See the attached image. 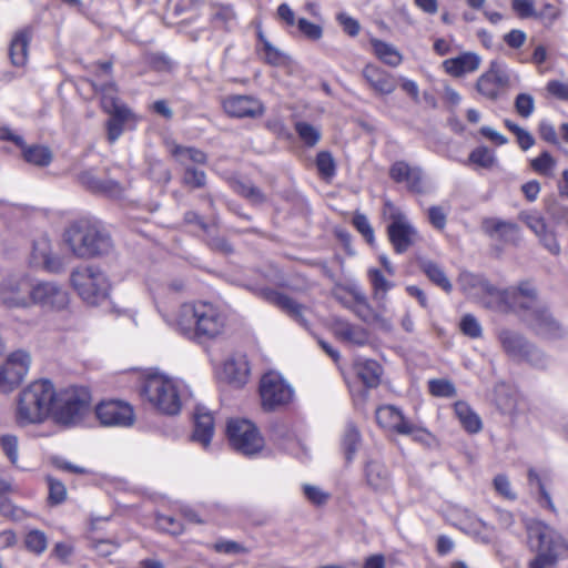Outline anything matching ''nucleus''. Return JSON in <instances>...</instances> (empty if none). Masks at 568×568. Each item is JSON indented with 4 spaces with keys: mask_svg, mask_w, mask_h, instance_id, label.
Instances as JSON below:
<instances>
[{
    "mask_svg": "<svg viewBox=\"0 0 568 568\" xmlns=\"http://www.w3.org/2000/svg\"><path fill=\"white\" fill-rule=\"evenodd\" d=\"M171 324L190 341L213 339L224 333L226 314L210 302L184 303L178 308Z\"/></svg>",
    "mask_w": 568,
    "mask_h": 568,
    "instance_id": "f257e3e1",
    "label": "nucleus"
},
{
    "mask_svg": "<svg viewBox=\"0 0 568 568\" xmlns=\"http://www.w3.org/2000/svg\"><path fill=\"white\" fill-rule=\"evenodd\" d=\"M54 386L49 379H38L26 386L17 396L14 422L20 427L40 425L52 413Z\"/></svg>",
    "mask_w": 568,
    "mask_h": 568,
    "instance_id": "f03ea898",
    "label": "nucleus"
},
{
    "mask_svg": "<svg viewBox=\"0 0 568 568\" xmlns=\"http://www.w3.org/2000/svg\"><path fill=\"white\" fill-rule=\"evenodd\" d=\"M63 240L72 254L82 258L106 254L112 248V241L105 229L98 221L87 219L69 225Z\"/></svg>",
    "mask_w": 568,
    "mask_h": 568,
    "instance_id": "7ed1b4c3",
    "label": "nucleus"
},
{
    "mask_svg": "<svg viewBox=\"0 0 568 568\" xmlns=\"http://www.w3.org/2000/svg\"><path fill=\"white\" fill-rule=\"evenodd\" d=\"M528 546L536 552L528 562V568H551L560 557L568 552L564 538L541 521H529L526 525Z\"/></svg>",
    "mask_w": 568,
    "mask_h": 568,
    "instance_id": "20e7f679",
    "label": "nucleus"
},
{
    "mask_svg": "<svg viewBox=\"0 0 568 568\" xmlns=\"http://www.w3.org/2000/svg\"><path fill=\"white\" fill-rule=\"evenodd\" d=\"M181 388L179 379L154 372L144 376L141 396L162 414L176 415L181 410Z\"/></svg>",
    "mask_w": 568,
    "mask_h": 568,
    "instance_id": "39448f33",
    "label": "nucleus"
},
{
    "mask_svg": "<svg viewBox=\"0 0 568 568\" xmlns=\"http://www.w3.org/2000/svg\"><path fill=\"white\" fill-rule=\"evenodd\" d=\"M91 394L87 387L70 386L60 390L54 389L51 416L65 426L79 424L89 413Z\"/></svg>",
    "mask_w": 568,
    "mask_h": 568,
    "instance_id": "423d86ee",
    "label": "nucleus"
},
{
    "mask_svg": "<svg viewBox=\"0 0 568 568\" xmlns=\"http://www.w3.org/2000/svg\"><path fill=\"white\" fill-rule=\"evenodd\" d=\"M490 310L499 313H515L521 318L540 305L536 287L529 282L506 290L497 288V294L489 302Z\"/></svg>",
    "mask_w": 568,
    "mask_h": 568,
    "instance_id": "0eeeda50",
    "label": "nucleus"
},
{
    "mask_svg": "<svg viewBox=\"0 0 568 568\" xmlns=\"http://www.w3.org/2000/svg\"><path fill=\"white\" fill-rule=\"evenodd\" d=\"M71 284L80 297L91 305L100 304L109 295L110 283L106 275L93 266L73 270Z\"/></svg>",
    "mask_w": 568,
    "mask_h": 568,
    "instance_id": "6e6552de",
    "label": "nucleus"
},
{
    "mask_svg": "<svg viewBox=\"0 0 568 568\" xmlns=\"http://www.w3.org/2000/svg\"><path fill=\"white\" fill-rule=\"evenodd\" d=\"M94 90L101 94V105L110 114L106 124L108 139L115 142L123 132V125L133 118L131 110L122 104L116 97V88L113 82L97 84L92 83Z\"/></svg>",
    "mask_w": 568,
    "mask_h": 568,
    "instance_id": "1a4fd4ad",
    "label": "nucleus"
},
{
    "mask_svg": "<svg viewBox=\"0 0 568 568\" xmlns=\"http://www.w3.org/2000/svg\"><path fill=\"white\" fill-rule=\"evenodd\" d=\"M260 396L265 410H275L293 402L294 389L280 373L268 372L261 378Z\"/></svg>",
    "mask_w": 568,
    "mask_h": 568,
    "instance_id": "9d476101",
    "label": "nucleus"
},
{
    "mask_svg": "<svg viewBox=\"0 0 568 568\" xmlns=\"http://www.w3.org/2000/svg\"><path fill=\"white\" fill-rule=\"evenodd\" d=\"M226 434L234 449L246 456L257 454L264 447V439L254 424L246 419H231Z\"/></svg>",
    "mask_w": 568,
    "mask_h": 568,
    "instance_id": "9b49d317",
    "label": "nucleus"
},
{
    "mask_svg": "<svg viewBox=\"0 0 568 568\" xmlns=\"http://www.w3.org/2000/svg\"><path fill=\"white\" fill-rule=\"evenodd\" d=\"M30 364V354L24 351L9 354L0 366V392L8 394L16 389L27 376Z\"/></svg>",
    "mask_w": 568,
    "mask_h": 568,
    "instance_id": "f8f14e48",
    "label": "nucleus"
},
{
    "mask_svg": "<svg viewBox=\"0 0 568 568\" xmlns=\"http://www.w3.org/2000/svg\"><path fill=\"white\" fill-rule=\"evenodd\" d=\"M32 283L26 275H10L0 283V300L8 308L31 306Z\"/></svg>",
    "mask_w": 568,
    "mask_h": 568,
    "instance_id": "ddd939ff",
    "label": "nucleus"
},
{
    "mask_svg": "<svg viewBox=\"0 0 568 568\" xmlns=\"http://www.w3.org/2000/svg\"><path fill=\"white\" fill-rule=\"evenodd\" d=\"M387 235L395 252L398 254L405 253L419 240L416 227L408 221L406 215L398 211L390 214Z\"/></svg>",
    "mask_w": 568,
    "mask_h": 568,
    "instance_id": "4468645a",
    "label": "nucleus"
},
{
    "mask_svg": "<svg viewBox=\"0 0 568 568\" xmlns=\"http://www.w3.org/2000/svg\"><path fill=\"white\" fill-rule=\"evenodd\" d=\"M95 415L104 426L130 427L135 422L133 407L123 400H103L95 407Z\"/></svg>",
    "mask_w": 568,
    "mask_h": 568,
    "instance_id": "2eb2a0df",
    "label": "nucleus"
},
{
    "mask_svg": "<svg viewBox=\"0 0 568 568\" xmlns=\"http://www.w3.org/2000/svg\"><path fill=\"white\" fill-rule=\"evenodd\" d=\"M69 303L68 293L54 282H37L31 287V306L38 305L50 311H60Z\"/></svg>",
    "mask_w": 568,
    "mask_h": 568,
    "instance_id": "dca6fc26",
    "label": "nucleus"
},
{
    "mask_svg": "<svg viewBox=\"0 0 568 568\" xmlns=\"http://www.w3.org/2000/svg\"><path fill=\"white\" fill-rule=\"evenodd\" d=\"M509 77L497 62H491L489 69L483 73L476 83L477 91L486 99L497 100L507 88Z\"/></svg>",
    "mask_w": 568,
    "mask_h": 568,
    "instance_id": "f3484780",
    "label": "nucleus"
},
{
    "mask_svg": "<svg viewBox=\"0 0 568 568\" xmlns=\"http://www.w3.org/2000/svg\"><path fill=\"white\" fill-rule=\"evenodd\" d=\"M459 284L465 293L477 298L479 303L490 310L489 302L494 300L498 287L486 278L468 272L460 274Z\"/></svg>",
    "mask_w": 568,
    "mask_h": 568,
    "instance_id": "a211bd4d",
    "label": "nucleus"
},
{
    "mask_svg": "<svg viewBox=\"0 0 568 568\" xmlns=\"http://www.w3.org/2000/svg\"><path fill=\"white\" fill-rule=\"evenodd\" d=\"M523 322L537 335L557 337L560 335V325L544 305L534 308L523 316Z\"/></svg>",
    "mask_w": 568,
    "mask_h": 568,
    "instance_id": "6ab92c4d",
    "label": "nucleus"
},
{
    "mask_svg": "<svg viewBox=\"0 0 568 568\" xmlns=\"http://www.w3.org/2000/svg\"><path fill=\"white\" fill-rule=\"evenodd\" d=\"M224 111L233 118H260L264 114L263 103L250 95H231L223 101Z\"/></svg>",
    "mask_w": 568,
    "mask_h": 568,
    "instance_id": "aec40b11",
    "label": "nucleus"
},
{
    "mask_svg": "<svg viewBox=\"0 0 568 568\" xmlns=\"http://www.w3.org/2000/svg\"><path fill=\"white\" fill-rule=\"evenodd\" d=\"M497 337L508 356L515 359L534 361V349L521 334L509 328H503L498 332Z\"/></svg>",
    "mask_w": 568,
    "mask_h": 568,
    "instance_id": "412c9836",
    "label": "nucleus"
},
{
    "mask_svg": "<svg viewBox=\"0 0 568 568\" xmlns=\"http://www.w3.org/2000/svg\"><path fill=\"white\" fill-rule=\"evenodd\" d=\"M265 296L270 303L278 307L298 325H301L304 328L310 327V323L307 320V314L310 313V310L305 305L276 291H268L266 292Z\"/></svg>",
    "mask_w": 568,
    "mask_h": 568,
    "instance_id": "4be33fe9",
    "label": "nucleus"
},
{
    "mask_svg": "<svg viewBox=\"0 0 568 568\" xmlns=\"http://www.w3.org/2000/svg\"><path fill=\"white\" fill-rule=\"evenodd\" d=\"M30 263L34 267H41L51 273H57L62 268L61 258L53 254L52 244L47 236L34 241Z\"/></svg>",
    "mask_w": 568,
    "mask_h": 568,
    "instance_id": "5701e85b",
    "label": "nucleus"
},
{
    "mask_svg": "<svg viewBox=\"0 0 568 568\" xmlns=\"http://www.w3.org/2000/svg\"><path fill=\"white\" fill-rule=\"evenodd\" d=\"M377 423L386 428L402 435H409L414 432L415 426L410 424L403 413L393 405H384L376 409Z\"/></svg>",
    "mask_w": 568,
    "mask_h": 568,
    "instance_id": "b1692460",
    "label": "nucleus"
},
{
    "mask_svg": "<svg viewBox=\"0 0 568 568\" xmlns=\"http://www.w3.org/2000/svg\"><path fill=\"white\" fill-rule=\"evenodd\" d=\"M389 176L396 183H405L412 192L424 191L423 172L418 166H412L405 161H396L389 169Z\"/></svg>",
    "mask_w": 568,
    "mask_h": 568,
    "instance_id": "393cba45",
    "label": "nucleus"
},
{
    "mask_svg": "<svg viewBox=\"0 0 568 568\" xmlns=\"http://www.w3.org/2000/svg\"><path fill=\"white\" fill-rule=\"evenodd\" d=\"M480 63L481 58L477 53L464 52L455 58L444 60L442 67L447 74L454 78H460L477 71Z\"/></svg>",
    "mask_w": 568,
    "mask_h": 568,
    "instance_id": "a878e982",
    "label": "nucleus"
},
{
    "mask_svg": "<svg viewBox=\"0 0 568 568\" xmlns=\"http://www.w3.org/2000/svg\"><path fill=\"white\" fill-rule=\"evenodd\" d=\"M80 183L93 193L103 194L110 197H119L123 186L110 178H98L92 171H84L79 175Z\"/></svg>",
    "mask_w": 568,
    "mask_h": 568,
    "instance_id": "bb28decb",
    "label": "nucleus"
},
{
    "mask_svg": "<svg viewBox=\"0 0 568 568\" xmlns=\"http://www.w3.org/2000/svg\"><path fill=\"white\" fill-rule=\"evenodd\" d=\"M525 223L539 239L541 244L551 253L559 254L560 245L551 229L548 227L544 217L537 213H530L525 216Z\"/></svg>",
    "mask_w": 568,
    "mask_h": 568,
    "instance_id": "cd10ccee",
    "label": "nucleus"
},
{
    "mask_svg": "<svg viewBox=\"0 0 568 568\" xmlns=\"http://www.w3.org/2000/svg\"><path fill=\"white\" fill-rule=\"evenodd\" d=\"M366 484L375 491L386 493L392 488V477L384 464L371 460L365 467Z\"/></svg>",
    "mask_w": 568,
    "mask_h": 568,
    "instance_id": "c85d7f7f",
    "label": "nucleus"
},
{
    "mask_svg": "<svg viewBox=\"0 0 568 568\" xmlns=\"http://www.w3.org/2000/svg\"><path fill=\"white\" fill-rule=\"evenodd\" d=\"M214 434V418L204 407L197 406L194 412V432L192 438L203 447H207Z\"/></svg>",
    "mask_w": 568,
    "mask_h": 568,
    "instance_id": "c756f323",
    "label": "nucleus"
},
{
    "mask_svg": "<svg viewBox=\"0 0 568 568\" xmlns=\"http://www.w3.org/2000/svg\"><path fill=\"white\" fill-rule=\"evenodd\" d=\"M363 77L377 93L390 94L396 89L393 75L376 65H366L363 69Z\"/></svg>",
    "mask_w": 568,
    "mask_h": 568,
    "instance_id": "7c9ffc66",
    "label": "nucleus"
},
{
    "mask_svg": "<svg viewBox=\"0 0 568 568\" xmlns=\"http://www.w3.org/2000/svg\"><path fill=\"white\" fill-rule=\"evenodd\" d=\"M223 373L230 384L243 386L250 376V365L245 356L229 358L223 366Z\"/></svg>",
    "mask_w": 568,
    "mask_h": 568,
    "instance_id": "2f4dec72",
    "label": "nucleus"
},
{
    "mask_svg": "<svg viewBox=\"0 0 568 568\" xmlns=\"http://www.w3.org/2000/svg\"><path fill=\"white\" fill-rule=\"evenodd\" d=\"M335 335L344 342L351 343L356 346H364L369 341V333L367 329L359 325H354L348 322L338 321L334 326Z\"/></svg>",
    "mask_w": 568,
    "mask_h": 568,
    "instance_id": "473e14b6",
    "label": "nucleus"
},
{
    "mask_svg": "<svg viewBox=\"0 0 568 568\" xmlns=\"http://www.w3.org/2000/svg\"><path fill=\"white\" fill-rule=\"evenodd\" d=\"M32 38V30L24 28L18 31L10 44V59L13 65L23 67L28 60V48Z\"/></svg>",
    "mask_w": 568,
    "mask_h": 568,
    "instance_id": "72a5a7b5",
    "label": "nucleus"
},
{
    "mask_svg": "<svg viewBox=\"0 0 568 568\" xmlns=\"http://www.w3.org/2000/svg\"><path fill=\"white\" fill-rule=\"evenodd\" d=\"M172 156L184 168L191 164L204 165L207 162V155L200 149L173 144L170 150Z\"/></svg>",
    "mask_w": 568,
    "mask_h": 568,
    "instance_id": "f704fd0d",
    "label": "nucleus"
},
{
    "mask_svg": "<svg viewBox=\"0 0 568 568\" xmlns=\"http://www.w3.org/2000/svg\"><path fill=\"white\" fill-rule=\"evenodd\" d=\"M354 366L356 375L367 387H376L379 384L382 367L376 361L358 358Z\"/></svg>",
    "mask_w": 568,
    "mask_h": 568,
    "instance_id": "c9c22d12",
    "label": "nucleus"
},
{
    "mask_svg": "<svg viewBox=\"0 0 568 568\" xmlns=\"http://www.w3.org/2000/svg\"><path fill=\"white\" fill-rule=\"evenodd\" d=\"M374 54L385 64L389 67H397L403 61L402 53L392 43L383 40L372 38L369 40Z\"/></svg>",
    "mask_w": 568,
    "mask_h": 568,
    "instance_id": "e433bc0d",
    "label": "nucleus"
},
{
    "mask_svg": "<svg viewBox=\"0 0 568 568\" xmlns=\"http://www.w3.org/2000/svg\"><path fill=\"white\" fill-rule=\"evenodd\" d=\"M257 52L262 59L274 67H280L286 63V55L280 49L274 47L265 37L261 29L257 30Z\"/></svg>",
    "mask_w": 568,
    "mask_h": 568,
    "instance_id": "4c0bfd02",
    "label": "nucleus"
},
{
    "mask_svg": "<svg viewBox=\"0 0 568 568\" xmlns=\"http://www.w3.org/2000/svg\"><path fill=\"white\" fill-rule=\"evenodd\" d=\"M484 231L490 236L513 240L518 235V226L515 223L498 219H487L483 222Z\"/></svg>",
    "mask_w": 568,
    "mask_h": 568,
    "instance_id": "58836bf2",
    "label": "nucleus"
},
{
    "mask_svg": "<svg viewBox=\"0 0 568 568\" xmlns=\"http://www.w3.org/2000/svg\"><path fill=\"white\" fill-rule=\"evenodd\" d=\"M455 414L463 425V427L471 434L478 433L481 427V420L479 416L469 407L465 402H458L455 404Z\"/></svg>",
    "mask_w": 568,
    "mask_h": 568,
    "instance_id": "ea45409f",
    "label": "nucleus"
},
{
    "mask_svg": "<svg viewBox=\"0 0 568 568\" xmlns=\"http://www.w3.org/2000/svg\"><path fill=\"white\" fill-rule=\"evenodd\" d=\"M420 268L434 284L439 286L446 293H449L453 290L450 281L437 263L428 260L422 261Z\"/></svg>",
    "mask_w": 568,
    "mask_h": 568,
    "instance_id": "a19ab883",
    "label": "nucleus"
},
{
    "mask_svg": "<svg viewBox=\"0 0 568 568\" xmlns=\"http://www.w3.org/2000/svg\"><path fill=\"white\" fill-rule=\"evenodd\" d=\"M368 277L373 286L374 298L378 303H385L387 292L393 288L394 284L386 280L379 270H369Z\"/></svg>",
    "mask_w": 568,
    "mask_h": 568,
    "instance_id": "79ce46f5",
    "label": "nucleus"
},
{
    "mask_svg": "<svg viewBox=\"0 0 568 568\" xmlns=\"http://www.w3.org/2000/svg\"><path fill=\"white\" fill-rule=\"evenodd\" d=\"M23 158L28 163L47 166L52 161V153L48 146L32 145L23 149Z\"/></svg>",
    "mask_w": 568,
    "mask_h": 568,
    "instance_id": "37998d69",
    "label": "nucleus"
},
{
    "mask_svg": "<svg viewBox=\"0 0 568 568\" xmlns=\"http://www.w3.org/2000/svg\"><path fill=\"white\" fill-rule=\"evenodd\" d=\"M556 165V159L547 151L530 161V166L536 173L548 178L554 176Z\"/></svg>",
    "mask_w": 568,
    "mask_h": 568,
    "instance_id": "c03bdc74",
    "label": "nucleus"
},
{
    "mask_svg": "<svg viewBox=\"0 0 568 568\" xmlns=\"http://www.w3.org/2000/svg\"><path fill=\"white\" fill-rule=\"evenodd\" d=\"M234 19L235 13L231 6L214 4L211 7V20L216 27L229 28Z\"/></svg>",
    "mask_w": 568,
    "mask_h": 568,
    "instance_id": "a18cd8bd",
    "label": "nucleus"
},
{
    "mask_svg": "<svg viewBox=\"0 0 568 568\" xmlns=\"http://www.w3.org/2000/svg\"><path fill=\"white\" fill-rule=\"evenodd\" d=\"M24 545L30 552L41 555L48 547V538L43 531L32 529L26 535Z\"/></svg>",
    "mask_w": 568,
    "mask_h": 568,
    "instance_id": "49530a36",
    "label": "nucleus"
},
{
    "mask_svg": "<svg viewBox=\"0 0 568 568\" xmlns=\"http://www.w3.org/2000/svg\"><path fill=\"white\" fill-rule=\"evenodd\" d=\"M359 443V433L357 428L349 424L346 427V430L343 436V447L345 452V457L347 462H351L357 450V446Z\"/></svg>",
    "mask_w": 568,
    "mask_h": 568,
    "instance_id": "de8ad7c7",
    "label": "nucleus"
},
{
    "mask_svg": "<svg viewBox=\"0 0 568 568\" xmlns=\"http://www.w3.org/2000/svg\"><path fill=\"white\" fill-rule=\"evenodd\" d=\"M295 130L300 139L308 146H314L321 139L320 130L307 122H297Z\"/></svg>",
    "mask_w": 568,
    "mask_h": 568,
    "instance_id": "09e8293b",
    "label": "nucleus"
},
{
    "mask_svg": "<svg viewBox=\"0 0 568 568\" xmlns=\"http://www.w3.org/2000/svg\"><path fill=\"white\" fill-rule=\"evenodd\" d=\"M182 182L184 185L192 189H201L206 184V174L203 170L194 166H186L184 168Z\"/></svg>",
    "mask_w": 568,
    "mask_h": 568,
    "instance_id": "8fccbe9b",
    "label": "nucleus"
},
{
    "mask_svg": "<svg viewBox=\"0 0 568 568\" xmlns=\"http://www.w3.org/2000/svg\"><path fill=\"white\" fill-rule=\"evenodd\" d=\"M528 480L531 486L535 485L538 488L539 494H540V500H539L540 505L542 507L548 508L551 511H555L556 508L551 500V497H550L549 493L546 490L545 484H544L541 477L534 469H529Z\"/></svg>",
    "mask_w": 568,
    "mask_h": 568,
    "instance_id": "3c124183",
    "label": "nucleus"
},
{
    "mask_svg": "<svg viewBox=\"0 0 568 568\" xmlns=\"http://www.w3.org/2000/svg\"><path fill=\"white\" fill-rule=\"evenodd\" d=\"M353 312L364 322L372 323V317L375 312H373L371 305L367 302V298L362 293L354 294V305L352 307Z\"/></svg>",
    "mask_w": 568,
    "mask_h": 568,
    "instance_id": "603ef678",
    "label": "nucleus"
},
{
    "mask_svg": "<svg viewBox=\"0 0 568 568\" xmlns=\"http://www.w3.org/2000/svg\"><path fill=\"white\" fill-rule=\"evenodd\" d=\"M47 483L49 487V503L51 505L62 504L67 498V488L60 480L48 476Z\"/></svg>",
    "mask_w": 568,
    "mask_h": 568,
    "instance_id": "864d4df0",
    "label": "nucleus"
},
{
    "mask_svg": "<svg viewBox=\"0 0 568 568\" xmlns=\"http://www.w3.org/2000/svg\"><path fill=\"white\" fill-rule=\"evenodd\" d=\"M316 168L324 179H329L335 174V161L329 152L322 151L316 156Z\"/></svg>",
    "mask_w": 568,
    "mask_h": 568,
    "instance_id": "5fc2aeb1",
    "label": "nucleus"
},
{
    "mask_svg": "<svg viewBox=\"0 0 568 568\" xmlns=\"http://www.w3.org/2000/svg\"><path fill=\"white\" fill-rule=\"evenodd\" d=\"M459 327L463 334L470 338H479L483 335L480 323L471 314H466L463 316L459 323Z\"/></svg>",
    "mask_w": 568,
    "mask_h": 568,
    "instance_id": "6e6d98bb",
    "label": "nucleus"
},
{
    "mask_svg": "<svg viewBox=\"0 0 568 568\" xmlns=\"http://www.w3.org/2000/svg\"><path fill=\"white\" fill-rule=\"evenodd\" d=\"M429 392L437 397H453L456 395V388L453 383L446 379H432L428 383Z\"/></svg>",
    "mask_w": 568,
    "mask_h": 568,
    "instance_id": "4d7b16f0",
    "label": "nucleus"
},
{
    "mask_svg": "<svg viewBox=\"0 0 568 568\" xmlns=\"http://www.w3.org/2000/svg\"><path fill=\"white\" fill-rule=\"evenodd\" d=\"M469 162L477 164L481 168H490L495 163V156L493 152L485 148L480 146L471 151L468 158Z\"/></svg>",
    "mask_w": 568,
    "mask_h": 568,
    "instance_id": "13d9d810",
    "label": "nucleus"
},
{
    "mask_svg": "<svg viewBox=\"0 0 568 568\" xmlns=\"http://www.w3.org/2000/svg\"><path fill=\"white\" fill-rule=\"evenodd\" d=\"M353 225L363 235V237L367 241L368 244H374V230L366 215L362 213H355L353 217Z\"/></svg>",
    "mask_w": 568,
    "mask_h": 568,
    "instance_id": "bf43d9fd",
    "label": "nucleus"
},
{
    "mask_svg": "<svg viewBox=\"0 0 568 568\" xmlns=\"http://www.w3.org/2000/svg\"><path fill=\"white\" fill-rule=\"evenodd\" d=\"M516 112L523 118H529L535 110V100L528 93H519L515 99Z\"/></svg>",
    "mask_w": 568,
    "mask_h": 568,
    "instance_id": "052dcab7",
    "label": "nucleus"
},
{
    "mask_svg": "<svg viewBox=\"0 0 568 568\" xmlns=\"http://www.w3.org/2000/svg\"><path fill=\"white\" fill-rule=\"evenodd\" d=\"M156 526L159 529L171 534L179 535L183 531L182 524L176 520L174 517L169 515H158L156 516Z\"/></svg>",
    "mask_w": 568,
    "mask_h": 568,
    "instance_id": "680f3d73",
    "label": "nucleus"
},
{
    "mask_svg": "<svg viewBox=\"0 0 568 568\" xmlns=\"http://www.w3.org/2000/svg\"><path fill=\"white\" fill-rule=\"evenodd\" d=\"M1 447L12 464L18 462V438L13 435H4L0 438Z\"/></svg>",
    "mask_w": 568,
    "mask_h": 568,
    "instance_id": "e2e57ef3",
    "label": "nucleus"
},
{
    "mask_svg": "<svg viewBox=\"0 0 568 568\" xmlns=\"http://www.w3.org/2000/svg\"><path fill=\"white\" fill-rule=\"evenodd\" d=\"M0 515L13 520H20L24 517V510L14 506L10 499L0 497Z\"/></svg>",
    "mask_w": 568,
    "mask_h": 568,
    "instance_id": "0e129e2a",
    "label": "nucleus"
},
{
    "mask_svg": "<svg viewBox=\"0 0 568 568\" xmlns=\"http://www.w3.org/2000/svg\"><path fill=\"white\" fill-rule=\"evenodd\" d=\"M298 30L310 40H318L322 38L323 30L318 24H315L305 18L297 20Z\"/></svg>",
    "mask_w": 568,
    "mask_h": 568,
    "instance_id": "69168bd1",
    "label": "nucleus"
},
{
    "mask_svg": "<svg viewBox=\"0 0 568 568\" xmlns=\"http://www.w3.org/2000/svg\"><path fill=\"white\" fill-rule=\"evenodd\" d=\"M336 19L341 27L343 28V31L348 36L356 37L359 33V22L353 17L348 16L345 12H341L337 14Z\"/></svg>",
    "mask_w": 568,
    "mask_h": 568,
    "instance_id": "338daca9",
    "label": "nucleus"
},
{
    "mask_svg": "<svg viewBox=\"0 0 568 568\" xmlns=\"http://www.w3.org/2000/svg\"><path fill=\"white\" fill-rule=\"evenodd\" d=\"M494 487L503 497L510 500L516 498V494L511 490L510 481L505 475H497L494 478Z\"/></svg>",
    "mask_w": 568,
    "mask_h": 568,
    "instance_id": "774afa93",
    "label": "nucleus"
}]
</instances>
